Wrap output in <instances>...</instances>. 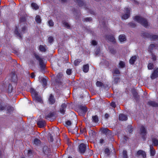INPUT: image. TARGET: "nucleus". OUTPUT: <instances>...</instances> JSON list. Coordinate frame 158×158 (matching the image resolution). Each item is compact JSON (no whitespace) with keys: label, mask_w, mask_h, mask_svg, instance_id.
<instances>
[{"label":"nucleus","mask_w":158,"mask_h":158,"mask_svg":"<svg viewBox=\"0 0 158 158\" xmlns=\"http://www.w3.org/2000/svg\"><path fill=\"white\" fill-rule=\"evenodd\" d=\"M150 155L152 156H154L155 154V151L154 149L150 150Z\"/></svg>","instance_id":"nucleus-45"},{"label":"nucleus","mask_w":158,"mask_h":158,"mask_svg":"<svg viewBox=\"0 0 158 158\" xmlns=\"http://www.w3.org/2000/svg\"><path fill=\"white\" fill-rule=\"evenodd\" d=\"M119 82V79L118 77L115 78L114 80L113 81L112 83L113 84H117Z\"/></svg>","instance_id":"nucleus-31"},{"label":"nucleus","mask_w":158,"mask_h":158,"mask_svg":"<svg viewBox=\"0 0 158 158\" xmlns=\"http://www.w3.org/2000/svg\"><path fill=\"white\" fill-rule=\"evenodd\" d=\"M133 128L131 125H129L127 127V130L129 133H131L133 131Z\"/></svg>","instance_id":"nucleus-35"},{"label":"nucleus","mask_w":158,"mask_h":158,"mask_svg":"<svg viewBox=\"0 0 158 158\" xmlns=\"http://www.w3.org/2000/svg\"><path fill=\"white\" fill-rule=\"evenodd\" d=\"M12 87L11 85H9L8 86V91L9 92H11L12 91Z\"/></svg>","instance_id":"nucleus-49"},{"label":"nucleus","mask_w":158,"mask_h":158,"mask_svg":"<svg viewBox=\"0 0 158 158\" xmlns=\"http://www.w3.org/2000/svg\"><path fill=\"white\" fill-rule=\"evenodd\" d=\"M40 140L37 139H35L34 141V143L36 145H38L40 144Z\"/></svg>","instance_id":"nucleus-34"},{"label":"nucleus","mask_w":158,"mask_h":158,"mask_svg":"<svg viewBox=\"0 0 158 158\" xmlns=\"http://www.w3.org/2000/svg\"><path fill=\"white\" fill-rule=\"evenodd\" d=\"M134 19L145 27H147L148 26V23L147 20L142 17L136 16L135 17Z\"/></svg>","instance_id":"nucleus-1"},{"label":"nucleus","mask_w":158,"mask_h":158,"mask_svg":"<svg viewBox=\"0 0 158 158\" xmlns=\"http://www.w3.org/2000/svg\"><path fill=\"white\" fill-rule=\"evenodd\" d=\"M136 155L138 156H142L143 158H145L146 157V153L143 150H140L138 151L137 152Z\"/></svg>","instance_id":"nucleus-7"},{"label":"nucleus","mask_w":158,"mask_h":158,"mask_svg":"<svg viewBox=\"0 0 158 158\" xmlns=\"http://www.w3.org/2000/svg\"><path fill=\"white\" fill-rule=\"evenodd\" d=\"M48 101L49 103L51 104H53L55 102V100L52 94H51L50 95L48 98Z\"/></svg>","instance_id":"nucleus-10"},{"label":"nucleus","mask_w":158,"mask_h":158,"mask_svg":"<svg viewBox=\"0 0 158 158\" xmlns=\"http://www.w3.org/2000/svg\"><path fill=\"white\" fill-rule=\"evenodd\" d=\"M110 106L113 107L115 108L116 107V105L114 102H112L110 104Z\"/></svg>","instance_id":"nucleus-51"},{"label":"nucleus","mask_w":158,"mask_h":158,"mask_svg":"<svg viewBox=\"0 0 158 158\" xmlns=\"http://www.w3.org/2000/svg\"><path fill=\"white\" fill-rule=\"evenodd\" d=\"M123 158H127V151L126 150H124L123 152Z\"/></svg>","instance_id":"nucleus-37"},{"label":"nucleus","mask_w":158,"mask_h":158,"mask_svg":"<svg viewBox=\"0 0 158 158\" xmlns=\"http://www.w3.org/2000/svg\"><path fill=\"white\" fill-rule=\"evenodd\" d=\"M11 80L13 82H15L17 80V76L15 74V73L12 72L11 73Z\"/></svg>","instance_id":"nucleus-17"},{"label":"nucleus","mask_w":158,"mask_h":158,"mask_svg":"<svg viewBox=\"0 0 158 158\" xmlns=\"http://www.w3.org/2000/svg\"><path fill=\"white\" fill-rule=\"evenodd\" d=\"M152 58L153 61H155L156 60V56L152 54Z\"/></svg>","instance_id":"nucleus-48"},{"label":"nucleus","mask_w":158,"mask_h":158,"mask_svg":"<svg viewBox=\"0 0 158 158\" xmlns=\"http://www.w3.org/2000/svg\"><path fill=\"white\" fill-rule=\"evenodd\" d=\"M130 25L133 27H135L136 26V25L135 23H129Z\"/></svg>","instance_id":"nucleus-59"},{"label":"nucleus","mask_w":158,"mask_h":158,"mask_svg":"<svg viewBox=\"0 0 158 158\" xmlns=\"http://www.w3.org/2000/svg\"><path fill=\"white\" fill-rule=\"evenodd\" d=\"M31 92L33 99L36 101L41 102L42 99L39 96L38 93L34 89L32 88L31 89Z\"/></svg>","instance_id":"nucleus-2"},{"label":"nucleus","mask_w":158,"mask_h":158,"mask_svg":"<svg viewBox=\"0 0 158 158\" xmlns=\"http://www.w3.org/2000/svg\"><path fill=\"white\" fill-rule=\"evenodd\" d=\"M37 125L40 128L43 127L45 124V122L44 121L41 120L39 121L37 123Z\"/></svg>","instance_id":"nucleus-12"},{"label":"nucleus","mask_w":158,"mask_h":158,"mask_svg":"<svg viewBox=\"0 0 158 158\" xmlns=\"http://www.w3.org/2000/svg\"><path fill=\"white\" fill-rule=\"evenodd\" d=\"M110 51L111 53L112 54H114L116 53V51L115 50H114L113 48H110Z\"/></svg>","instance_id":"nucleus-42"},{"label":"nucleus","mask_w":158,"mask_h":158,"mask_svg":"<svg viewBox=\"0 0 158 158\" xmlns=\"http://www.w3.org/2000/svg\"><path fill=\"white\" fill-rule=\"evenodd\" d=\"M119 40L121 42H123L126 40L125 36L124 35H121L119 36Z\"/></svg>","instance_id":"nucleus-19"},{"label":"nucleus","mask_w":158,"mask_h":158,"mask_svg":"<svg viewBox=\"0 0 158 158\" xmlns=\"http://www.w3.org/2000/svg\"><path fill=\"white\" fill-rule=\"evenodd\" d=\"M81 62V60H76L74 61V64L75 65H78Z\"/></svg>","instance_id":"nucleus-40"},{"label":"nucleus","mask_w":158,"mask_h":158,"mask_svg":"<svg viewBox=\"0 0 158 158\" xmlns=\"http://www.w3.org/2000/svg\"><path fill=\"white\" fill-rule=\"evenodd\" d=\"M15 33L16 34L19 38L21 39L22 38V37L20 33H19L18 31V27H16L15 30Z\"/></svg>","instance_id":"nucleus-23"},{"label":"nucleus","mask_w":158,"mask_h":158,"mask_svg":"<svg viewBox=\"0 0 158 158\" xmlns=\"http://www.w3.org/2000/svg\"><path fill=\"white\" fill-rule=\"evenodd\" d=\"M101 130L102 133L103 134H105L106 135H109L110 134V131L107 128H102Z\"/></svg>","instance_id":"nucleus-16"},{"label":"nucleus","mask_w":158,"mask_h":158,"mask_svg":"<svg viewBox=\"0 0 158 158\" xmlns=\"http://www.w3.org/2000/svg\"><path fill=\"white\" fill-rule=\"evenodd\" d=\"M5 108L6 107H5L4 106L0 105V110H2L5 109Z\"/></svg>","instance_id":"nucleus-60"},{"label":"nucleus","mask_w":158,"mask_h":158,"mask_svg":"<svg viewBox=\"0 0 158 158\" xmlns=\"http://www.w3.org/2000/svg\"><path fill=\"white\" fill-rule=\"evenodd\" d=\"M31 6L33 9L35 10H37L39 8V6L38 5L35 3H32L31 4Z\"/></svg>","instance_id":"nucleus-28"},{"label":"nucleus","mask_w":158,"mask_h":158,"mask_svg":"<svg viewBox=\"0 0 158 158\" xmlns=\"http://www.w3.org/2000/svg\"><path fill=\"white\" fill-rule=\"evenodd\" d=\"M86 149V146L83 143H81L79 146V151L81 153H84Z\"/></svg>","instance_id":"nucleus-6"},{"label":"nucleus","mask_w":158,"mask_h":158,"mask_svg":"<svg viewBox=\"0 0 158 158\" xmlns=\"http://www.w3.org/2000/svg\"><path fill=\"white\" fill-rule=\"evenodd\" d=\"M158 77V68L155 70L151 76V78L154 79Z\"/></svg>","instance_id":"nucleus-8"},{"label":"nucleus","mask_w":158,"mask_h":158,"mask_svg":"<svg viewBox=\"0 0 158 158\" xmlns=\"http://www.w3.org/2000/svg\"><path fill=\"white\" fill-rule=\"evenodd\" d=\"M74 1L78 3L80 6H82L84 4V2L82 0H74Z\"/></svg>","instance_id":"nucleus-29"},{"label":"nucleus","mask_w":158,"mask_h":158,"mask_svg":"<svg viewBox=\"0 0 158 158\" xmlns=\"http://www.w3.org/2000/svg\"><path fill=\"white\" fill-rule=\"evenodd\" d=\"M107 38L111 42H115V38L113 35H110L108 36L107 37Z\"/></svg>","instance_id":"nucleus-20"},{"label":"nucleus","mask_w":158,"mask_h":158,"mask_svg":"<svg viewBox=\"0 0 158 158\" xmlns=\"http://www.w3.org/2000/svg\"><path fill=\"white\" fill-rule=\"evenodd\" d=\"M89 69V65L88 64L84 65L83 66V71L85 73L88 72Z\"/></svg>","instance_id":"nucleus-21"},{"label":"nucleus","mask_w":158,"mask_h":158,"mask_svg":"<svg viewBox=\"0 0 158 158\" xmlns=\"http://www.w3.org/2000/svg\"><path fill=\"white\" fill-rule=\"evenodd\" d=\"M93 121L95 123H98V118L97 115L93 116Z\"/></svg>","instance_id":"nucleus-30"},{"label":"nucleus","mask_w":158,"mask_h":158,"mask_svg":"<svg viewBox=\"0 0 158 158\" xmlns=\"http://www.w3.org/2000/svg\"><path fill=\"white\" fill-rule=\"evenodd\" d=\"M43 150L44 153L47 155H48L50 152V150L47 146H44L43 148Z\"/></svg>","instance_id":"nucleus-13"},{"label":"nucleus","mask_w":158,"mask_h":158,"mask_svg":"<svg viewBox=\"0 0 158 158\" xmlns=\"http://www.w3.org/2000/svg\"><path fill=\"white\" fill-rule=\"evenodd\" d=\"M105 152L107 156H108L110 155V150L108 148H106L105 150Z\"/></svg>","instance_id":"nucleus-41"},{"label":"nucleus","mask_w":158,"mask_h":158,"mask_svg":"<svg viewBox=\"0 0 158 158\" xmlns=\"http://www.w3.org/2000/svg\"><path fill=\"white\" fill-rule=\"evenodd\" d=\"M63 76V74L61 73H59L57 75V77L58 78H61Z\"/></svg>","instance_id":"nucleus-55"},{"label":"nucleus","mask_w":158,"mask_h":158,"mask_svg":"<svg viewBox=\"0 0 158 158\" xmlns=\"http://www.w3.org/2000/svg\"><path fill=\"white\" fill-rule=\"evenodd\" d=\"M92 44L93 45H96L97 44V42L96 41L93 40L92 41Z\"/></svg>","instance_id":"nucleus-58"},{"label":"nucleus","mask_w":158,"mask_h":158,"mask_svg":"<svg viewBox=\"0 0 158 158\" xmlns=\"http://www.w3.org/2000/svg\"><path fill=\"white\" fill-rule=\"evenodd\" d=\"M92 19L91 18H87L85 19L84 21L88 22L92 20Z\"/></svg>","instance_id":"nucleus-57"},{"label":"nucleus","mask_w":158,"mask_h":158,"mask_svg":"<svg viewBox=\"0 0 158 158\" xmlns=\"http://www.w3.org/2000/svg\"><path fill=\"white\" fill-rule=\"evenodd\" d=\"M148 105L153 107H158V104L154 101H149L148 102Z\"/></svg>","instance_id":"nucleus-15"},{"label":"nucleus","mask_w":158,"mask_h":158,"mask_svg":"<svg viewBox=\"0 0 158 158\" xmlns=\"http://www.w3.org/2000/svg\"><path fill=\"white\" fill-rule=\"evenodd\" d=\"M34 56L36 59L39 61L41 69L44 70L45 68V65L43 62V60L40 58L39 55L36 54H34Z\"/></svg>","instance_id":"nucleus-3"},{"label":"nucleus","mask_w":158,"mask_h":158,"mask_svg":"<svg viewBox=\"0 0 158 158\" xmlns=\"http://www.w3.org/2000/svg\"><path fill=\"white\" fill-rule=\"evenodd\" d=\"M109 116H110V115L108 114L107 113H106L105 114V117L106 119H108V118L109 117Z\"/></svg>","instance_id":"nucleus-62"},{"label":"nucleus","mask_w":158,"mask_h":158,"mask_svg":"<svg viewBox=\"0 0 158 158\" xmlns=\"http://www.w3.org/2000/svg\"><path fill=\"white\" fill-rule=\"evenodd\" d=\"M62 23L64 26L68 29H70L71 27L70 25L69 24V23L65 21H62Z\"/></svg>","instance_id":"nucleus-27"},{"label":"nucleus","mask_w":158,"mask_h":158,"mask_svg":"<svg viewBox=\"0 0 158 158\" xmlns=\"http://www.w3.org/2000/svg\"><path fill=\"white\" fill-rule=\"evenodd\" d=\"M148 68L149 69H152L154 68V65L152 63H149L148 66Z\"/></svg>","instance_id":"nucleus-36"},{"label":"nucleus","mask_w":158,"mask_h":158,"mask_svg":"<svg viewBox=\"0 0 158 158\" xmlns=\"http://www.w3.org/2000/svg\"><path fill=\"white\" fill-rule=\"evenodd\" d=\"M133 94L134 98H138L139 96L138 95L137 93L136 92H134L133 93Z\"/></svg>","instance_id":"nucleus-47"},{"label":"nucleus","mask_w":158,"mask_h":158,"mask_svg":"<svg viewBox=\"0 0 158 158\" xmlns=\"http://www.w3.org/2000/svg\"><path fill=\"white\" fill-rule=\"evenodd\" d=\"M48 23L50 26L53 27L54 25V23L52 20L49 21Z\"/></svg>","instance_id":"nucleus-43"},{"label":"nucleus","mask_w":158,"mask_h":158,"mask_svg":"<svg viewBox=\"0 0 158 158\" xmlns=\"http://www.w3.org/2000/svg\"><path fill=\"white\" fill-rule=\"evenodd\" d=\"M96 85L97 86L100 87L103 84L101 82L97 81L96 83Z\"/></svg>","instance_id":"nucleus-44"},{"label":"nucleus","mask_w":158,"mask_h":158,"mask_svg":"<svg viewBox=\"0 0 158 158\" xmlns=\"http://www.w3.org/2000/svg\"><path fill=\"white\" fill-rule=\"evenodd\" d=\"M66 125H67L68 126H70L71 124V122L70 121H68L66 122Z\"/></svg>","instance_id":"nucleus-61"},{"label":"nucleus","mask_w":158,"mask_h":158,"mask_svg":"<svg viewBox=\"0 0 158 158\" xmlns=\"http://www.w3.org/2000/svg\"><path fill=\"white\" fill-rule=\"evenodd\" d=\"M152 141L155 146H156L158 145V140L156 138H153Z\"/></svg>","instance_id":"nucleus-32"},{"label":"nucleus","mask_w":158,"mask_h":158,"mask_svg":"<svg viewBox=\"0 0 158 158\" xmlns=\"http://www.w3.org/2000/svg\"><path fill=\"white\" fill-rule=\"evenodd\" d=\"M35 21L37 23H40L41 22V19L40 15H37L35 17Z\"/></svg>","instance_id":"nucleus-26"},{"label":"nucleus","mask_w":158,"mask_h":158,"mask_svg":"<svg viewBox=\"0 0 158 158\" xmlns=\"http://www.w3.org/2000/svg\"><path fill=\"white\" fill-rule=\"evenodd\" d=\"M143 35L145 37L149 38L152 40H156L158 38V35H152L148 33H144Z\"/></svg>","instance_id":"nucleus-5"},{"label":"nucleus","mask_w":158,"mask_h":158,"mask_svg":"<svg viewBox=\"0 0 158 158\" xmlns=\"http://www.w3.org/2000/svg\"><path fill=\"white\" fill-rule=\"evenodd\" d=\"M72 73V71L71 69H67L66 71V73L68 75H70Z\"/></svg>","instance_id":"nucleus-52"},{"label":"nucleus","mask_w":158,"mask_h":158,"mask_svg":"<svg viewBox=\"0 0 158 158\" xmlns=\"http://www.w3.org/2000/svg\"><path fill=\"white\" fill-rule=\"evenodd\" d=\"M35 75L34 73H32L31 74V77L32 78H34L35 77Z\"/></svg>","instance_id":"nucleus-64"},{"label":"nucleus","mask_w":158,"mask_h":158,"mask_svg":"<svg viewBox=\"0 0 158 158\" xmlns=\"http://www.w3.org/2000/svg\"><path fill=\"white\" fill-rule=\"evenodd\" d=\"M140 132L142 135H146V130L143 126H141L140 128Z\"/></svg>","instance_id":"nucleus-18"},{"label":"nucleus","mask_w":158,"mask_h":158,"mask_svg":"<svg viewBox=\"0 0 158 158\" xmlns=\"http://www.w3.org/2000/svg\"><path fill=\"white\" fill-rule=\"evenodd\" d=\"M155 47V45L154 44H151L149 47V48L150 50H152L153 48Z\"/></svg>","instance_id":"nucleus-53"},{"label":"nucleus","mask_w":158,"mask_h":158,"mask_svg":"<svg viewBox=\"0 0 158 158\" xmlns=\"http://www.w3.org/2000/svg\"><path fill=\"white\" fill-rule=\"evenodd\" d=\"M65 109L60 108V111L62 114H64L65 111Z\"/></svg>","instance_id":"nucleus-50"},{"label":"nucleus","mask_w":158,"mask_h":158,"mask_svg":"<svg viewBox=\"0 0 158 158\" xmlns=\"http://www.w3.org/2000/svg\"><path fill=\"white\" fill-rule=\"evenodd\" d=\"M137 59V57L136 56H133L131 57L129 60V63L131 64H134L135 61Z\"/></svg>","instance_id":"nucleus-14"},{"label":"nucleus","mask_w":158,"mask_h":158,"mask_svg":"<svg viewBox=\"0 0 158 158\" xmlns=\"http://www.w3.org/2000/svg\"><path fill=\"white\" fill-rule=\"evenodd\" d=\"M120 67L121 68H124L125 66L124 63L122 61H120L119 64Z\"/></svg>","instance_id":"nucleus-38"},{"label":"nucleus","mask_w":158,"mask_h":158,"mask_svg":"<svg viewBox=\"0 0 158 158\" xmlns=\"http://www.w3.org/2000/svg\"><path fill=\"white\" fill-rule=\"evenodd\" d=\"M100 49H97L95 52V54L96 55H98L100 53Z\"/></svg>","instance_id":"nucleus-54"},{"label":"nucleus","mask_w":158,"mask_h":158,"mask_svg":"<svg viewBox=\"0 0 158 158\" xmlns=\"http://www.w3.org/2000/svg\"><path fill=\"white\" fill-rule=\"evenodd\" d=\"M46 46L41 45L39 46V49L41 52H45L46 51Z\"/></svg>","instance_id":"nucleus-25"},{"label":"nucleus","mask_w":158,"mask_h":158,"mask_svg":"<svg viewBox=\"0 0 158 158\" xmlns=\"http://www.w3.org/2000/svg\"><path fill=\"white\" fill-rule=\"evenodd\" d=\"M6 108L7 113H10L12 112L13 110V108L9 106H6Z\"/></svg>","instance_id":"nucleus-24"},{"label":"nucleus","mask_w":158,"mask_h":158,"mask_svg":"<svg viewBox=\"0 0 158 158\" xmlns=\"http://www.w3.org/2000/svg\"><path fill=\"white\" fill-rule=\"evenodd\" d=\"M54 39L53 37L50 36L48 38V42L50 44L52 43Z\"/></svg>","instance_id":"nucleus-39"},{"label":"nucleus","mask_w":158,"mask_h":158,"mask_svg":"<svg viewBox=\"0 0 158 158\" xmlns=\"http://www.w3.org/2000/svg\"><path fill=\"white\" fill-rule=\"evenodd\" d=\"M80 108L84 113H85L87 111V108L85 106H81Z\"/></svg>","instance_id":"nucleus-33"},{"label":"nucleus","mask_w":158,"mask_h":158,"mask_svg":"<svg viewBox=\"0 0 158 158\" xmlns=\"http://www.w3.org/2000/svg\"><path fill=\"white\" fill-rule=\"evenodd\" d=\"M26 30V27L25 26L22 27V30H21L22 32H24Z\"/></svg>","instance_id":"nucleus-63"},{"label":"nucleus","mask_w":158,"mask_h":158,"mask_svg":"<svg viewBox=\"0 0 158 158\" xmlns=\"http://www.w3.org/2000/svg\"><path fill=\"white\" fill-rule=\"evenodd\" d=\"M119 119L122 121L126 120L127 119V117L126 115L122 114H119Z\"/></svg>","instance_id":"nucleus-11"},{"label":"nucleus","mask_w":158,"mask_h":158,"mask_svg":"<svg viewBox=\"0 0 158 158\" xmlns=\"http://www.w3.org/2000/svg\"><path fill=\"white\" fill-rule=\"evenodd\" d=\"M39 81L40 82L43 84L44 87L46 86L47 85V80L46 79L42 77H39Z\"/></svg>","instance_id":"nucleus-9"},{"label":"nucleus","mask_w":158,"mask_h":158,"mask_svg":"<svg viewBox=\"0 0 158 158\" xmlns=\"http://www.w3.org/2000/svg\"><path fill=\"white\" fill-rule=\"evenodd\" d=\"M55 116V113L54 112L50 113L45 116V118L47 119L48 118L54 117Z\"/></svg>","instance_id":"nucleus-22"},{"label":"nucleus","mask_w":158,"mask_h":158,"mask_svg":"<svg viewBox=\"0 0 158 158\" xmlns=\"http://www.w3.org/2000/svg\"><path fill=\"white\" fill-rule=\"evenodd\" d=\"M114 73L116 74H119L120 73V72L118 69H116L114 70Z\"/></svg>","instance_id":"nucleus-46"},{"label":"nucleus","mask_w":158,"mask_h":158,"mask_svg":"<svg viewBox=\"0 0 158 158\" xmlns=\"http://www.w3.org/2000/svg\"><path fill=\"white\" fill-rule=\"evenodd\" d=\"M125 10V14L122 16V18L123 19H126L130 17L131 9L130 8H126Z\"/></svg>","instance_id":"nucleus-4"},{"label":"nucleus","mask_w":158,"mask_h":158,"mask_svg":"<svg viewBox=\"0 0 158 158\" xmlns=\"http://www.w3.org/2000/svg\"><path fill=\"white\" fill-rule=\"evenodd\" d=\"M67 106V105L65 103L62 104L61 106V107L64 109H65Z\"/></svg>","instance_id":"nucleus-56"}]
</instances>
